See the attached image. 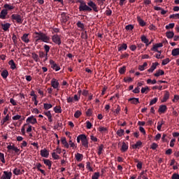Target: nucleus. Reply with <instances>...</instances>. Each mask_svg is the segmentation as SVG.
I'll return each mask as SVG.
<instances>
[{"mask_svg": "<svg viewBox=\"0 0 179 179\" xmlns=\"http://www.w3.org/2000/svg\"><path fill=\"white\" fill-rule=\"evenodd\" d=\"M50 64L51 65L52 69H54L55 71H56V72L61 69V68H59V66H58V64H57L56 62L52 59L50 60Z\"/></svg>", "mask_w": 179, "mask_h": 179, "instance_id": "423d86ee", "label": "nucleus"}, {"mask_svg": "<svg viewBox=\"0 0 179 179\" xmlns=\"http://www.w3.org/2000/svg\"><path fill=\"white\" fill-rule=\"evenodd\" d=\"M76 24L78 29H81V30H85V24L82 23V22L78 21Z\"/></svg>", "mask_w": 179, "mask_h": 179, "instance_id": "c9c22d12", "label": "nucleus"}, {"mask_svg": "<svg viewBox=\"0 0 179 179\" xmlns=\"http://www.w3.org/2000/svg\"><path fill=\"white\" fill-rule=\"evenodd\" d=\"M146 66H148V63L144 62L142 66H139L138 69L139 71H145V68H146Z\"/></svg>", "mask_w": 179, "mask_h": 179, "instance_id": "09e8293b", "label": "nucleus"}, {"mask_svg": "<svg viewBox=\"0 0 179 179\" xmlns=\"http://www.w3.org/2000/svg\"><path fill=\"white\" fill-rule=\"evenodd\" d=\"M26 122L28 124H32V125H34V124H37V119L34 118V116L29 117Z\"/></svg>", "mask_w": 179, "mask_h": 179, "instance_id": "9d476101", "label": "nucleus"}, {"mask_svg": "<svg viewBox=\"0 0 179 179\" xmlns=\"http://www.w3.org/2000/svg\"><path fill=\"white\" fill-rule=\"evenodd\" d=\"M121 111V106H120V105L117 106V108L115 109V110L113 111V113H115V115H118V114H120V112Z\"/></svg>", "mask_w": 179, "mask_h": 179, "instance_id": "ea45409f", "label": "nucleus"}, {"mask_svg": "<svg viewBox=\"0 0 179 179\" xmlns=\"http://www.w3.org/2000/svg\"><path fill=\"white\" fill-rule=\"evenodd\" d=\"M43 162L45 166H48V169L51 170V167L52 166V162H51L50 159H43Z\"/></svg>", "mask_w": 179, "mask_h": 179, "instance_id": "4468645a", "label": "nucleus"}, {"mask_svg": "<svg viewBox=\"0 0 179 179\" xmlns=\"http://www.w3.org/2000/svg\"><path fill=\"white\" fill-rule=\"evenodd\" d=\"M32 58L35 61V62H40V57H39L38 55H37L36 52L32 53Z\"/></svg>", "mask_w": 179, "mask_h": 179, "instance_id": "c85d7f7f", "label": "nucleus"}, {"mask_svg": "<svg viewBox=\"0 0 179 179\" xmlns=\"http://www.w3.org/2000/svg\"><path fill=\"white\" fill-rule=\"evenodd\" d=\"M157 98H154L153 99H152L150 102V106H153V104H156V103H157Z\"/></svg>", "mask_w": 179, "mask_h": 179, "instance_id": "052dcab7", "label": "nucleus"}, {"mask_svg": "<svg viewBox=\"0 0 179 179\" xmlns=\"http://www.w3.org/2000/svg\"><path fill=\"white\" fill-rule=\"evenodd\" d=\"M0 160L3 164L6 163V161L5 160V155L2 152H0Z\"/></svg>", "mask_w": 179, "mask_h": 179, "instance_id": "a19ab883", "label": "nucleus"}, {"mask_svg": "<svg viewBox=\"0 0 179 179\" xmlns=\"http://www.w3.org/2000/svg\"><path fill=\"white\" fill-rule=\"evenodd\" d=\"M157 146H159L157 145V143H153L151 146H150V148L152 149V150H156V149H157Z\"/></svg>", "mask_w": 179, "mask_h": 179, "instance_id": "680f3d73", "label": "nucleus"}, {"mask_svg": "<svg viewBox=\"0 0 179 179\" xmlns=\"http://www.w3.org/2000/svg\"><path fill=\"white\" fill-rule=\"evenodd\" d=\"M120 150L122 152H127V150H128V143L123 142Z\"/></svg>", "mask_w": 179, "mask_h": 179, "instance_id": "bb28decb", "label": "nucleus"}, {"mask_svg": "<svg viewBox=\"0 0 179 179\" xmlns=\"http://www.w3.org/2000/svg\"><path fill=\"white\" fill-rule=\"evenodd\" d=\"M86 124H87V129H91L92 127H93V124H92V122H90V121H87Z\"/></svg>", "mask_w": 179, "mask_h": 179, "instance_id": "69168bd1", "label": "nucleus"}, {"mask_svg": "<svg viewBox=\"0 0 179 179\" xmlns=\"http://www.w3.org/2000/svg\"><path fill=\"white\" fill-rule=\"evenodd\" d=\"M29 36H30L29 34H24L23 36L21 37V40L26 43V44L30 43V38H29Z\"/></svg>", "mask_w": 179, "mask_h": 179, "instance_id": "9b49d317", "label": "nucleus"}, {"mask_svg": "<svg viewBox=\"0 0 179 179\" xmlns=\"http://www.w3.org/2000/svg\"><path fill=\"white\" fill-rule=\"evenodd\" d=\"M43 107L45 110H50V108H52V105L51 103H44Z\"/></svg>", "mask_w": 179, "mask_h": 179, "instance_id": "a18cd8bd", "label": "nucleus"}, {"mask_svg": "<svg viewBox=\"0 0 179 179\" xmlns=\"http://www.w3.org/2000/svg\"><path fill=\"white\" fill-rule=\"evenodd\" d=\"M78 3H80L78 9L79 12H99L97 4H96L93 1L90 0L86 4V1L83 0H78Z\"/></svg>", "mask_w": 179, "mask_h": 179, "instance_id": "f257e3e1", "label": "nucleus"}, {"mask_svg": "<svg viewBox=\"0 0 179 179\" xmlns=\"http://www.w3.org/2000/svg\"><path fill=\"white\" fill-rule=\"evenodd\" d=\"M128 48L127 43H122L117 45L118 51H125Z\"/></svg>", "mask_w": 179, "mask_h": 179, "instance_id": "ddd939ff", "label": "nucleus"}, {"mask_svg": "<svg viewBox=\"0 0 179 179\" xmlns=\"http://www.w3.org/2000/svg\"><path fill=\"white\" fill-rule=\"evenodd\" d=\"M141 40L142 43H144V44H147V43H149V39H148V38H146V36L145 35L141 36Z\"/></svg>", "mask_w": 179, "mask_h": 179, "instance_id": "4c0bfd02", "label": "nucleus"}, {"mask_svg": "<svg viewBox=\"0 0 179 179\" xmlns=\"http://www.w3.org/2000/svg\"><path fill=\"white\" fill-rule=\"evenodd\" d=\"M43 48L45 50V53H49L50 52V49L51 48V47L48 45H44Z\"/></svg>", "mask_w": 179, "mask_h": 179, "instance_id": "8fccbe9b", "label": "nucleus"}, {"mask_svg": "<svg viewBox=\"0 0 179 179\" xmlns=\"http://www.w3.org/2000/svg\"><path fill=\"white\" fill-rule=\"evenodd\" d=\"M69 143L71 148H75V143L72 142V136H69Z\"/></svg>", "mask_w": 179, "mask_h": 179, "instance_id": "864d4df0", "label": "nucleus"}, {"mask_svg": "<svg viewBox=\"0 0 179 179\" xmlns=\"http://www.w3.org/2000/svg\"><path fill=\"white\" fill-rule=\"evenodd\" d=\"M131 148H133V149H141V148H142V141H137L135 144L131 145Z\"/></svg>", "mask_w": 179, "mask_h": 179, "instance_id": "a211bd4d", "label": "nucleus"}, {"mask_svg": "<svg viewBox=\"0 0 179 179\" xmlns=\"http://www.w3.org/2000/svg\"><path fill=\"white\" fill-rule=\"evenodd\" d=\"M8 65L10 66L11 69H16V64H15V62L13 61V59H11L9 61Z\"/></svg>", "mask_w": 179, "mask_h": 179, "instance_id": "473e14b6", "label": "nucleus"}, {"mask_svg": "<svg viewBox=\"0 0 179 179\" xmlns=\"http://www.w3.org/2000/svg\"><path fill=\"white\" fill-rule=\"evenodd\" d=\"M171 55L173 57H177V55H179V48L172 50Z\"/></svg>", "mask_w": 179, "mask_h": 179, "instance_id": "c756f323", "label": "nucleus"}, {"mask_svg": "<svg viewBox=\"0 0 179 179\" xmlns=\"http://www.w3.org/2000/svg\"><path fill=\"white\" fill-rule=\"evenodd\" d=\"M1 27L4 30V31H8L9 28L10 27V23L1 24Z\"/></svg>", "mask_w": 179, "mask_h": 179, "instance_id": "b1692460", "label": "nucleus"}, {"mask_svg": "<svg viewBox=\"0 0 179 179\" xmlns=\"http://www.w3.org/2000/svg\"><path fill=\"white\" fill-rule=\"evenodd\" d=\"M80 115H82V112L80 110H77L74 114L75 118H79Z\"/></svg>", "mask_w": 179, "mask_h": 179, "instance_id": "5fc2aeb1", "label": "nucleus"}, {"mask_svg": "<svg viewBox=\"0 0 179 179\" xmlns=\"http://www.w3.org/2000/svg\"><path fill=\"white\" fill-rule=\"evenodd\" d=\"M166 36L167 38H174V32L173 31H166Z\"/></svg>", "mask_w": 179, "mask_h": 179, "instance_id": "2f4dec72", "label": "nucleus"}, {"mask_svg": "<svg viewBox=\"0 0 179 179\" xmlns=\"http://www.w3.org/2000/svg\"><path fill=\"white\" fill-rule=\"evenodd\" d=\"M170 99V92L169 91H165L163 99L162 100V103H166Z\"/></svg>", "mask_w": 179, "mask_h": 179, "instance_id": "f8f14e48", "label": "nucleus"}, {"mask_svg": "<svg viewBox=\"0 0 179 179\" xmlns=\"http://www.w3.org/2000/svg\"><path fill=\"white\" fill-rule=\"evenodd\" d=\"M134 163H137L136 164L137 169H138L139 170L142 169V166L143 164L142 162L139 161V159H134Z\"/></svg>", "mask_w": 179, "mask_h": 179, "instance_id": "5701e85b", "label": "nucleus"}, {"mask_svg": "<svg viewBox=\"0 0 179 179\" xmlns=\"http://www.w3.org/2000/svg\"><path fill=\"white\" fill-rule=\"evenodd\" d=\"M161 47H163V43H157L153 45L152 48H151V51L159 52V50L157 49L160 48Z\"/></svg>", "mask_w": 179, "mask_h": 179, "instance_id": "2eb2a0df", "label": "nucleus"}, {"mask_svg": "<svg viewBox=\"0 0 179 179\" xmlns=\"http://www.w3.org/2000/svg\"><path fill=\"white\" fill-rule=\"evenodd\" d=\"M11 18L13 20H15L17 23H19L20 24H22L23 23V17H22L19 14H13L11 15Z\"/></svg>", "mask_w": 179, "mask_h": 179, "instance_id": "7ed1b4c3", "label": "nucleus"}, {"mask_svg": "<svg viewBox=\"0 0 179 179\" xmlns=\"http://www.w3.org/2000/svg\"><path fill=\"white\" fill-rule=\"evenodd\" d=\"M157 82V81H156V80H152V79L147 80V83L148 85H150V83H152V85H156Z\"/></svg>", "mask_w": 179, "mask_h": 179, "instance_id": "bf43d9fd", "label": "nucleus"}, {"mask_svg": "<svg viewBox=\"0 0 179 179\" xmlns=\"http://www.w3.org/2000/svg\"><path fill=\"white\" fill-rule=\"evenodd\" d=\"M81 38H83V40H87V38H89V36H87V31H85L81 33Z\"/></svg>", "mask_w": 179, "mask_h": 179, "instance_id": "e433bc0d", "label": "nucleus"}, {"mask_svg": "<svg viewBox=\"0 0 179 179\" xmlns=\"http://www.w3.org/2000/svg\"><path fill=\"white\" fill-rule=\"evenodd\" d=\"M172 179H179L178 173H173L171 177Z\"/></svg>", "mask_w": 179, "mask_h": 179, "instance_id": "774afa93", "label": "nucleus"}, {"mask_svg": "<svg viewBox=\"0 0 179 179\" xmlns=\"http://www.w3.org/2000/svg\"><path fill=\"white\" fill-rule=\"evenodd\" d=\"M99 131L101 134H104V132H107L108 129L106 127H99Z\"/></svg>", "mask_w": 179, "mask_h": 179, "instance_id": "49530a36", "label": "nucleus"}, {"mask_svg": "<svg viewBox=\"0 0 179 179\" xmlns=\"http://www.w3.org/2000/svg\"><path fill=\"white\" fill-rule=\"evenodd\" d=\"M3 8L6 10H13V9H15V6H13L10 4H8V3L4 4Z\"/></svg>", "mask_w": 179, "mask_h": 179, "instance_id": "a878e982", "label": "nucleus"}, {"mask_svg": "<svg viewBox=\"0 0 179 179\" xmlns=\"http://www.w3.org/2000/svg\"><path fill=\"white\" fill-rule=\"evenodd\" d=\"M61 142L62 145H64V148H66V149L69 148V143H68V141H66V138L65 137L62 138Z\"/></svg>", "mask_w": 179, "mask_h": 179, "instance_id": "412c9836", "label": "nucleus"}, {"mask_svg": "<svg viewBox=\"0 0 179 179\" xmlns=\"http://www.w3.org/2000/svg\"><path fill=\"white\" fill-rule=\"evenodd\" d=\"M126 71H127V66H123L119 69V73H120V75H124Z\"/></svg>", "mask_w": 179, "mask_h": 179, "instance_id": "58836bf2", "label": "nucleus"}, {"mask_svg": "<svg viewBox=\"0 0 179 179\" xmlns=\"http://www.w3.org/2000/svg\"><path fill=\"white\" fill-rule=\"evenodd\" d=\"M137 22L141 27H145V26H146V22L141 18V16H137Z\"/></svg>", "mask_w": 179, "mask_h": 179, "instance_id": "f3484780", "label": "nucleus"}, {"mask_svg": "<svg viewBox=\"0 0 179 179\" xmlns=\"http://www.w3.org/2000/svg\"><path fill=\"white\" fill-rule=\"evenodd\" d=\"M76 159L77 162H82V160H83V155H82L80 153H77L76 155Z\"/></svg>", "mask_w": 179, "mask_h": 179, "instance_id": "7c9ffc66", "label": "nucleus"}, {"mask_svg": "<svg viewBox=\"0 0 179 179\" xmlns=\"http://www.w3.org/2000/svg\"><path fill=\"white\" fill-rule=\"evenodd\" d=\"M34 34L35 36H39V38L41 39V41H43V43H48V41H50V37L42 31H35Z\"/></svg>", "mask_w": 179, "mask_h": 179, "instance_id": "f03ea898", "label": "nucleus"}, {"mask_svg": "<svg viewBox=\"0 0 179 179\" xmlns=\"http://www.w3.org/2000/svg\"><path fill=\"white\" fill-rule=\"evenodd\" d=\"M169 62H170V59L166 58V59L162 60V65H167V64H169Z\"/></svg>", "mask_w": 179, "mask_h": 179, "instance_id": "0e129e2a", "label": "nucleus"}, {"mask_svg": "<svg viewBox=\"0 0 179 179\" xmlns=\"http://www.w3.org/2000/svg\"><path fill=\"white\" fill-rule=\"evenodd\" d=\"M134 25L133 24H128L125 27V29L127 31H132L133 29H134Z\"/></svg>", "mask_w": 179, "mask_h": 179, "instance_id": "3c124183", "label": "nucleus"}, {"mask_svg": "<svg viewBox=\"0 0 179 179\" xmlns=\"http://www.w3.org/2000/svg\"><path fill=\"white\" fill-rule=\"evenodd\" d=\"M106 8L108 9L105 12L106 16H111V15H113V10H111V9H110V8L108 7H107Z\"/></svg>", "mask_w": 179, "mask_h": 179, "instance_id": "c03bdc74", "label": "nucleus"}, {"mask_svg": "<svg viewBox=\"0 0 179 179\" xmlns=\"http://www.w3.org/2000/svg\"><path fill=\"white\" fill-rule=\"evenodd\" d=\"M104 148V145L103 144H101L98 149V155L99 156H100V155H101L102 152H103V149Z\"/></svg>", "mask_w": 179, "mask_h": 179, "instance_id": "603ef678", "label": "nucleus"}, {"mask_svg": "<svg viewBox=\"0 0 179 179\" xmlns=\"http://www.w3.org/2000/svg\"><path fill=\"white\" fill-rule=\"evenodd\" d=\"M169 19H179V13L171 15Z\"/></svg>", "mask_w": 179, "mask_h": 179, "instance_id": "13d9d810", "label": "nucleus"}, {"mask_svg": "<svg viewBox=\"0 0 179 179\" xmlns=\"http://www.w3.org/2000/svg\"><path fill=\"white\" fill-rule=\"evenodd\" d=\"M53 110L55 111V113H56L57 114H61V113H62V109H61V106H55L53 108Z\"/></svg>", "mask_w": 179, "mask_h": 179, "instance_id": "f704fd0d", "label": "nucleus"}, {"mask_svg": "<svg viewBox=\"0 0 179 179\" xmlns=\"http://www.w3.org/2000/svg\"><path fill=\"white\" fill-rule=\"evenodd\" d=\"M129 101H131V104H138L139 103V98H130Z\"/></svg>", "mask_w": 179, "mask_h": 179, "instance_id": "cd10ccee", "label": "nucleus"}, {"mask_svg": "<svg viewBox=\"0 0 179 179\" xmlns=\"http://www.w3.org/2000/svg\"><path fill=\"white\" fill-rule=\"evenodd\" d=\"M51 86L52 87H53V89H58V87H59V82L58 81V80L55 79V78H52L51 80Z\"/></svg>", "mask_w": 179, "mask_h": 179, "instance_id": "0eeeda50", "label": "nucleus"}, {"mask_svg": "<svg viewBox=\"0 0 179 179\" xmlns=\"http://www.w3.org/2000/svg\"><path fill=\"white\" fill-rule=\"evenodd\" d=\"M81 143L84 148H89V139L85 134H83V138L81 140Z\"/></svg>", "mask_w": 179, "mask_h": 179, "instance_id": "39448f33", "label": "nucleus"}, {"mask_svg": "<svg viewBox=\"0 0 179 179\" xmlns=\"http://www.w3.org/2000/svg\"><path fill=\"white\" fill-rule=\"evenodd\" d=\"M129 48H130L131 51H136L137 46L136 45H131L129 46Z\"/></svg>", "mask_w": 179, "mask_h": 179, "instance_id": "338daca9", "label": "nucleus"}, {"mask_svg": "<svg viewBox=\"0 0 179 179\" xmlns=\"http://www.w3.org/2000/svg\"><path fill=\"white\" fill-rule=\"evenodd\" d=\"M174 26H176V24L170 23L169 24H168L165 27V29H166V30H169L170 29H174Z\"/></svg>", "mask_w": 179, "mask_h": 179, "instance_id": "de8ad7c7", "label": "nucleus"}, {"mask_svg": "<svg viewBox=\"0 0 179 179\" xmlns=\"http://www.w3.org/2000/svg\"><path fill=\"white\" fill-rule=\"evenodd\" d=\"M124 132H125V131H124L122 129H120L117 131L116 134L119 136H124Z\"/></svg>", "mask_w": 179, "mask_h": 179, "instance_id": "37998d69", "label": "nucleus"}, {"mask_svg": "<svg viewBox=\"0 0 179 179\" xmlns=\"http://www.w3.org/2000/svg\"><path fill=\"white\" fill-rule=\"evenodd\" d=\"M52 41L55 44H57V45H61L62 44V42L61 41V36L58 34H55L52 36Z\"/></svg>", "mask_w": 179, "mask_h": 179, "instance_id": "20e7f679", "label": "nucleus"}, {"mask_svg": "<svg viewBox=\"0 0 179 179\" xmlns=\"http://www.w3.org/2000/svg\"><path fill=\"white\" fill-rule=\"evenodd\" d=\"M1 75L3 79H6L9 76V72H8V70H3L1 71Z\"/></svg>", "mask_w": 179, "mask_h": 179, "instance_id": "4be33fe9", "label": "nucleus"}, {"mask_svg": "<svg viewBox=\"0 0 179 179\" xmlns=\"http://www.w3.org/2000/svg\"><path fill=\"white\" fill-rule=\"evenodd\" d=\"M157 66H159V62L152 63L151 67L148 70V72H153V71L157 68Z\"/></svg>", "mask_w": 179, "mask_h": 179, "instance_id": "aec40b11", "label": "nucleus"}, {"mask_svg": "<svg viewBox=\"0 0 179 179\" xmlns=\"http://www.w3.org/2000/svg\"><path fill=\"white\" fill-rule=\"evenodd\" d=\"M100 177V173L96 172L92 176V179H99Z\"/></svg>", "mask_w": 179, "mask_h": 179, "instance_id": "4d7b16f0", "label": "nucleus"}, {"mask_svg": "<svg viewBox=\"0 0 179 179\" xmlns=\"http://www.w3.org/2000/svg\"><path fill=\"white\" fill-rule=\"evenodd\" d=\"M159 113L164 114L167 111V106L166 105H161L158 109Z\"/></svg>", "mask_w": 179, "mask_h": 179, "instance_id": "6ab92c4d", "label": "nucleus"}, {"mask_svg": "<svg viewBox=\"0 0 179 179\" xmlns=\"http://www.w3.org/2000/svg\"><path fill=\"white\" fill-rule=\"evenodd\" d=\"M41 156L42 157H45L46 159L48 158V156H50V151H48V150H47L46 148L41 150Z\"/></svg>", "mask_w": 179, "mask_h": 179, "instance_id": "1a4fd4ad", "label": "nucleus"}, {"mask_svg": "<svg viewBox=\"0 0 179 179\" xmlns=\"http://www.w3.org/2000/svg\"><path fill=\"white\" fill-rule=\"evenodd\" d=\"M52 157H53L55 160H58V159H59V155H57L55 152H52Z\"/></svg>", "mask_w": 179, "mask_h": 179, "instance_id": "e2e57ef3", "label": "nucleus"}, {"mask_svg": "<svg viewBox=\"0 0 179 179\" xmlns=\"http://www.w3.org/2000/svg\"><path fill=\"white\" fill-rule=\"evenodd\" d=\"M13 174H15V176H19L20 174V169L15 168L13 171Z\"/></svg>", "mask_w": 179, "mask_h": 179, "instance_id": "6e6d98bb", "label": "nucleus"}, {"mask_svg": "<svg viewBox=\"0 0 179 179\" xmlns=\"http://www.w3.org/2000/svg\"><path fill=\"white\" fill-rule=\"evenodd\" d=\"M6 15H8V10L3 9L0 13V19H6Z\"/></svg>", "mask_w": 179, "mask_h": 179, "instance_id": "dca6fc26", "label": "nucleus"}, {"mask_svg": "<svg viewBox=\"0 0 179 179\" xmlns=\"http://www.w3.org/2000/svg\"><path fill=\"white\" fill-rule=\"evenodd\" d=\"M69 20V16H68L66 13H62L61 14V17H60V22L62 23H66Z\"/></svg>", "mask_w": 179, "mask_h": 179, "instance_id": "6e6552de", "label": "nucleus"}, {"mask_svg": "<svg viewBox=\"0 0 179 179\" xmlns=\"http://www.w3.org/2000/svg\"><path fill=\"white\" fill-rule=\"evenodd\" d=\"M163 75H164V71L159 69L158 71H157L156 73L154 74V76L159 78V76H162Z\"/></svg>", "mask_w": 179, "mask_h": 179, "instance_id": "393cba45", "label": "nucleus"}, {"mask_svg": "<svg viewBox=\"0 0 179 179\" xmlns=\"http://www.w3.org/2000/svg\"><path fill=\"white\" fill-rule=\"evenodd\" d=\"M8 177H9V172L5 171H3V175L1 176L0 178L8 179Z\"/></svg>", "mask_w": 179, "mask_h": 179, "instance_id": "79ce46f5", "label": "nucleus"}, {"mask_svg": "<svg viewBox=\"0 0 179 179\" xmlns=\"http://www.w3.org/2000/svg\"><path fill=\"white\" fill-rule=\"evenodd\" d=\"M164 124H165V122L164 120H162L161 122H158L157 129H158L159 131H162V126L164 125Z\"/></svg>", "mask_w": 179, "mask_h": 179, "instance_id": "72a5a7b5", "label": "nucleus"}]
</instances>
